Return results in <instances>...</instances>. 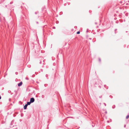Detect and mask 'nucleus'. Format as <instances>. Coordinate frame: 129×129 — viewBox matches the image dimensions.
<instances>
[{"mask_svg": "<svg viewBox=\"0 0 129 129\" xmlns=\"http://www.w3.org/2000/svg\"><path fill=\"white\" fill-rule=\"evenodd\" d=\"M16 74H17V73H16Z\"/></svg>", "mask_w": 129, "mask_h": 129, "instance_id": "cd10ccee", "label": "nucleus"}, {"mask_svg": "<svg viewBox=\"0 0 129 129\" xmlns=\"http://www.w3.org/2000/svg\"><path fill=\"white\" fill-rule=\"evenodd\" d=\"M34 101H35V99L34 98H32L30 99V101L31 103H33L34 102Z\"/></svg>", "mask_w": 129, "mask_h": 129, "instance_id": "f257e3e1", "label": "nucleus"}, {"mask_svg": "<svg viewBox=\"0 0 129 129\" xmlns=\"http://www.w3.org/2000/svg\"><path fill=\"white\" fill-rule=\"evenodd\" d=\"M125 126H126L125 125H124V127H125Z\"/></svg>", "mask_w": 129, "mask_h": 129, "instance_id": "6ab92c4d", "label": "nucleus"}, {"mask_svg": "<svg viewBox=\"0 0 129 129\" xmlns=\"http://www.w3.org/2000/svg\"><path fill=\"white\" fill-rule=\"evenodd\" d=\"M117 30V29H115V31Z\"/></svg>", "mask_w": 129, "mask_h": 129, "instance_id": "412c9836", "label": "nucleus"}, {"mask_svg": "<svg viewBox=\"0 0 129 129\" xmlns=\"http://www.w3.org/2000/svg\"><path fill=\"white\" fill-rule=\"evenodd\" d=\"M99 87H100V88H101V87L100 86H99Z\"/></svg>", "mask_w": 129, "mask_h": 129, "instance_id": "2eb2a0df", "label": "nucleus"}, {"mask_svg": "<svg viewBox=\"0 0 129 129\" xmlns=\"http://www.w3.org/2000/svg\"><path fill=\"white\" fill-rule=\"evenodd\" d=\"M38 12H36L35 13V14H38Z\"/></svg>", "mask_w": 129, "mask_h": 129, "instance_id": "1a4fd4ad", "label": "nucleus"}, {"mask_svg": "<svg viewBox=\"0 0 129 129\" xmlns=\"http://www.w3.org/2000/svg\"><path fill=\"white\" fill-rule=\"evenodd\" d=\"M115 105H114V107H113V106L112 107V108H113H113H115Z\"/></svg>", "mask_w": 129, "mask_h": 129, "instance_id": "6e6552de", "label": "nucleus"}, {"mask_svg": "<svg viewBox=\"0 0 129 129\" xmlns=\"http://www.w3.org/2000/svg\"><path fill=\"white\" fill-rule=\"evenodd\" d=\"M95 24H96V23H95Z\"/></svg>", "mask_w": 129, "mask_h": 129, "instance_id": "c85d7f7f", "label": "nucleus"}, {"mask_svg": "<svg viewBox=\"0 0 129 129\" xmlns=\"http://www.w3.org/2000/svg\"><path fill=\"white\" fill-rule=\"evenodd\" d=\"M127 15H128V14H125L126 15V16H127Z\"/></svg>", "mask_w": 129, "mask_h": 129, "instance_id": "f3484780", "label": "nucleus"}, {"mask_svg": "<svg viewBox=\"0 0 129 129\" xmlns=\"http://www.w3.org/2000/svg\"><path fill=\"white\" fill-rule=\"evenodd\" d=\"M80 33V31H77V34H79Z\"/></svg>", "mask_w": 129, "mask_h": 129, "instance_id": "423d86ee", "label": "nucleus"}, {"mask_svg": "<svg viewBox=\"0 0 129 129\" xmlns=\"http://www.w3.org/2000/svg\"><path fill=\"white\" fill-rule=\"evenodd\" d=\"M1 96L0 95V99H1Z\"/></svg>", "mask_w": 129, "mask_h": 129, "instance_id": "4468645a", "label": "nucleus"}, {"mask_svg": "<svg viewBox=\"0 0 129 129\" xmlns=\"http://www.w3.org/2000/svg\"><path fill=\"white\" fill-rule=\"evenodd\" d=\"M53 28H55V27H53Z\"/></svg>", "mask_w": 129, "mask_h": 129, "instance_id": "4be33fe9", "label": "nucleus"}, {"mask_svg": "<svg viewBox=\"0 0 129 129\" xmlns=\"http://www.w3.org/2000/svg\"><path fill=\"white\" fill-rule=\"evenodd\" d=\"M104 105H105V106H106V103H104Z\"/></svg>", "mask_w": 129, "mask_h": 129, "instance_id": "f8f14e48", "label": "nucleus"}, {"mask_svg": "<svg viewBox=\"0 0 129 129\" xmlns=\"http://www.w3.org/2000/svg\"><path fill=\"white\" fill-rule=\"evenodd\" d=\"M106 85H104V87L105 88H106V89H107L108 88V87H106Z\"/></svg>", "mask_w": 129, "mask_h": 129, "instance_id": "0eeeda50", "label": "nucleus"}, {"mask_svg": "<svg viewBox=\"0 0 129 129\" xmlns=\"http://www.w3.org/2000/svg\"><path fill=\"white\" fill-rule=\"evenodd\" d=\"M16 74H17V73H16Z\"/></svg>", "mask_w": 129, "mask_h": 129, "instance_id": "bb28decb", "label": "nucleus"}, {"mask_svg": "<svg viewBox=\"0 0 129 129\" xmlns=\"http://www.w3.org/2000/svg\"><path fill=\"white\" fill-rule=\"evenodd\" d=\"M99 61L100 62L101 61V59L100 58H99Z\"/></svg>", "mask_w": 129, "mask_h": 129, "instance_id": "9d476101", "label": "nucleus"}, {"mask_svg": "<svg viewBox=\"0 0 129 129\" xmlns=\"http://www.w3.org/2000/svg\"><path fill=\"white\" fill-rule=\"evenodd\" d=\"M128 2H129V1H128Z\"/></svg>", "mask_w": 129, "mask_h": 129, "instance_id": "c756f323", "label": "nucleus"}, {"mask_svg": "<svg viewBox=\"0 0 129 129\" xmlns=\"http://www.w3.org/2000/svg\"><path fill=\"white\" fill-rule=\"evenodd\" d=\"M89 39H90V40H91L92 39H91V38H89Z\"/></svg>", "mask_w": 129, "mask_h": 129, "instance_id": "a211bd4d", "label": "nucleus"}, {"mask_svg": "<svg viewBox=\"0 0 129 129\" xmlns=\"http://www.w3.org/2000/svg\"><path fill=\"white\" fill-rule=\"evenodd\" d=\"M37 23H38V22H37Z\"/></svg>", "mask_w": 129, "mask_h": 129, "instance_id": "393cba45", "label": "nucleus"}, {"mask_svg": "<svg viewBox=\"0 0 129 129\" xmlns=\"http://www.w3.org/2000/svg\"><path fill=\"white\" fill-rule=\"evenodd\" d=\"M10 92H11V91H8V92H10Z\"/></svg>", "mask_w": 129, "mask_h": 129, "instance_id": "b1692460", "label": "nucleus"}, {"mask_svg": "<svg viewBox=\"0 0 129 129\" xmlns=\"http://www.w3.org/2000/svg\"><path fill=\"white\" fill-rule=\"evenodd\" d=\"M31 103L30 102V101L29 102H27V104H26L27 105H29Z\"/></svg>", "mask_w": 129, "mask_h": 129, "instance_id": "20e7f679", "label": "nucleus"}, {"mask_svg": "<svg viewBox=\"0 0 129 129\" xmlns=\"http://www.w3.org/2000/svg\"><path fill=\"white\" fill-rule=\"evenodd\" d=\"M129 117V115H127V116H126V119H128Z\"/></svg>", "mask_w": 129, "mask_h": 129, "instance_id": "39448f33", "label": "nucleus"}, {"mask_svg": "<svg viewBox=\"0 0 129 129\" xmlns=\"http://www.w3.org/2000/svg\"><path fill=\"white\" fill-rule=\"evenodd\" d=\"M10 3V4H12V2H11Z\"/></svg>", "mask_w": 129, "mask_h": 129, "instance_id": "aec40b11", "label": "nucleus"}, {"mask_svg": "<svg viewBox=\"0 0 129 129\" xmlns=\"http://www.w3.org/2000/svg\"><path fill=\"white\" fill-rule=\"evenodd\" d=\"M105 113H107V112L106 111L105 112Z\"/></svg>", "mask_w": 129, "mask_h": 129, "instance_id": "5701e85b", "label": "nucleus"}, {"mask_svg": "<svg viewBox=\"0 0 129 129\" xmlns=\"http://www.w3.org/2000/svg\"><path fill=\"white\" fill-rule=\"evenodd\" d=\"M41 61H40V63H41Z\"/></svg>", "mask_w": 129, "mask_h": 129, "instance_id": "a878e982", "label": "nucleus"}, {"mask_svg": "<svg viewBox=\"0 0 129 129\" xmlns=\"http://www.w3.org/2000/svg\"><path fill=\"white\" fill-rule=\"evenodd\" d=\"M48 75L47 74H46V77H48Z\"/></svg>", "mask_w": 129, "mask_h": 129, "instance_id": "9b49d317", "label": "nucleus"}, {"mask_svg": "<svg viewBox=\"0 0 129 129\" xmlns=\"http://www.w3.org/2000/svg\"><path fill=\"white\" fill-rule=\"evenodd\" d=\"M27 105L26 104L24 106L23 108L24 109H27Z\"/></svg>", "mask_w": 129, "mask_h": 129, "instance_id": "7ed1b4c3", "label": "nucleus"}, {"mask_svg": "<svg viewBox=\"0 0 129 129\" xmlns=\"http://www.w3.org/2000/svg\"><path fill=\"white\" fill-rule=\"evenodd\" d=\"M99 98H102V96H100L99 97Z\"/></svg>", "mask_w": 129, "mask_h": 129, "instance_id": "ddd939ff", "label": "nucleus"}, {"mask_svg": "<svg viewBox=\"0 0 129 129\" xmlns=\"http://www.w3.org/2000/svg\"><path fill=\"white\" fill-rule=\"evenodd\" d=\"M22 82H21L18 84V86L19 87L21 86L22 85Z\"/></svg>", "mask_w": 129, "mask_h": 129, "instance_id": "f03ea898", "label": "nucleus"}, {"mask_svg": "<svg viewBox=\"0 0 129 129\" xmlns=\"http://www.w3.org/2000/svg\"><path fill=\"white\" fill-rule=\"evenodd\" d=\"M92 126L93 127H94L95 126V125H92Z\"/></svg>", "mask_w": 129, "mask_h": 129, "instance_id": "dca6fc26", "label": "nucleus"}]
</instances>
